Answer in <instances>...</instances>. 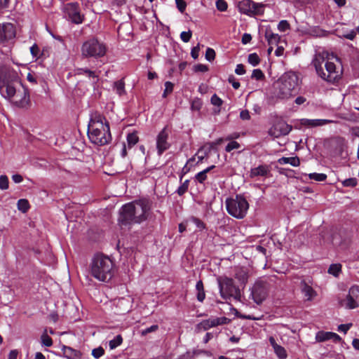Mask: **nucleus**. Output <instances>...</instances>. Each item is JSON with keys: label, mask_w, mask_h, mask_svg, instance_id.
Returning <instances> with one entry per match:
<instances>
[{"label": "nucleus", "mask_w": 359, "mask_h": 359, "mask_svg": "<svg viewBox=\"0 0 359 359\" xmlns=\"http://www.w3.org/2000/svg\"><path fill=\"white\" fill-rule=\"evenodd\" d=\"M0 94L16 107L27 109L31 105L29 90L22 83L18 72L11 67L0 69Z\"/></svg>", "instance_id": "obj_1"}, {"label": "nucleus", "mask_w": 359, "mask_h": 359, "mask_svg": "<svg viewBox=\"0 0 359 359\" xmlns=\"http://www.w3.org/2000/svg\"><path fill=\"white\" fill-rule=\"evenodd\" d=\"M151 201L148 198H140L122 206L119 223L121 225L140 224L147 219L151 214Z\"/></svg>", "instance_id": "obj_2"}, {"label": "nucleus", "mask_w": 359, "mask_h": 359, "mask_svg": "<svg viewBox=\"0 0 359 359\" xmlns=\"http://www.w3.org/2000/svg\"><path fill=\"white\" fill-rule=\"evenodd\" d=\"M88 136L90 141L97 146H104L111 142L112 137L109 123L100 113L91 114L88 126Z\"/></svg>", "instance_id": "obj_3"}, {"label": "nucleus", "mask_w": 359, "mask_h": 359, "mask_svg": "<svg viewBox=\"0 0 359 359\" xmlns=\"http://www.w3.org/2000/svg\"><path fill=\"white\" fill-rule=\"evenodd\" d=\"M114 262L102 253L95 254L90 263V273L95 279L107 282L114 276Z\"/></svg>", "instance_id": "obj_4"}, {"label": "nucleus", "mask_w": 359, "mask_h": 359, "mask_svg": "<svg viewBox=\"0 0 359 359\" xmlns=\"http://www.w3.org/2000/svg\"><path fill=\"white\" fill-rule=\"evenodd\" d=\"M107 51L106 44L95 37L84 41L81 47L83 58L100 59L106 55Z\"/></svg>", "instance_id": "obj_5"}, {"label": "nucleus", "mask_w": 359, "mask_h": 359, "mask_svg": "<svg viewBox=\"0 0 359 359\" xmlns=\"http://www.w3.org/2000/svg\"><path fill=\"white\" fill-rule=\"evenodd\" d=\"M225 203L228 213L237 219L245 217L249 208L248 202L241 195H236L235 198H226Z\"/></svg>", "instance_id": "obj_6"}, {"label": "nucleus", "mask_w": 359, "mask_h": 359, "mask_svg": "<svg viewBox=\"0 0 359 359\" xmlns=\"http://www.w3.org/2000/svg\"><path fill=\"white\" fill-rule=\"evenodd\" d=\"M298 83V76L294 73L284 74L280 79L278 96L282 99H287L292 96V91Z\"/></svg>", "instance_id": "obj_7"}, {"label": "nucleus", "mask_w": 359, "mask_h": 359, "mask_svg": "<svg viewBox=\"0 0 359 359\" xmlns=\"http://www.w3.org/2000/svg\"><path fill=\"white\" fill-rule=\"evenodd\" d=\"M219 292L223 299H228L233 297L236 299L241 296L239 288L234 284L233 280L224 277L218 279Z\"/></svg>", "instance_id": "obj_8"}, {"label": "nucleus", "mask_w": 359, "mask_h": 359, "mask_svg": "<svg viewBox=\"0 0 359 359\" xmlns=\"http://www.w3.org/2000/svg\"><path fill=\"white\" fill-rule=\"evenodd\" d=\"M15 27L11 22L0 24V45L6 46L15 38Z\"/></svg>", "instance_id": "obj_9"}, {"label": "nucleus", "mask_w": 359, "mask_h": 359, "mask_svg": "<svg viewBox=\"0 0 359 359\" xmlns=\"http://www.w3.org/2000/svg\"><path fill=\"white\" fill-rule=\"evenodd\" d=\"M171 133L168 126H165L157 135L156 139V149L158 156H161L171 146L169 142V136Z\"/></svg>", "instance_id": "obj_10"}, {"label": "nucleus", "mask_w": 359, "mask_h": 359, "mask_svg": "<svg viewBox=\"0 0 359 359\" xmlns=\"http://www.w3.org/2000/svg\"><path fill=\"white\" fill-rule=\"evenodd\" d=\"M238 7L241 13L248 15H259L264 12L262 5L257 4L250 0H243L240 1Z\"/></svg>", "instance_id": "obj_11"}, {"label": "nucleus", "mask_w": 359, "mask_h": 359, "mask_svg": "<svg viewBox=\"0 0 359 359\" xmlns=\"http://www.w3.org/2000/svg\"><path fill=\"white\" fill-rule=\"evenodd\" d=\"M65 11L69 20L74 24H81L84 15L81 14L79 4L76 2L68 3L65 6Z\"/></svg>", "instance_id": "obj_12"}, {"label": "nucleus", "mask_w": 359, "mask_h": 359, "mask_svg": "<svg viewBox=\"0 0 359 359\" xmlns=\"http://www.w3.org/2000/svg\"><path fill=\"white\" fill-rule=\"evenodd\" d=\"M250 295L256 304H262L268 295V289L266 284L262 281L256 282L251 289Z\"/></svg>", "instance_id": "obj_13"}, {"label": "nucleus", "mask_w": 359, "mask_h": 359, "mask_svg": "<svg viewBox=\"0 0 359 359\" xmlns=\"http://www.w3.org/2000/svg\"><path fill=\"white\" fill-rule=\"evenodd\" d=\"M358 303L359 286L353 285L349 289L348 294L343 301L342 304L347 309H353L358 307Z\"/></svg>", "instance_id": "obj_14"}, {"label": "nucleus", "mask_w": 359, "mask_h": 359, "mask_svg": "<svg viewBox=\"0 0 359 359\" xmlns=\"http://www.w3.org/2000/svg\"><path fill=\"white\" fill-rule=\"evenodd\" d=\"M291 130V126L283 121H278L269 130V135L274 138H278L289 134Z\"/></svg>", "instance_id": "obj_15"}, {"label": "nucleus", "mask_w": 359, "mask_h": 359, "mask_svg": "<svg viewBox=\"0 0 359 359\" xmlns=\"http://www.w3.org/2000/svg\"><path fill=\"white\" fill-rule=\"evenodd\" d=\"M325 67L327 74L325 72V78H322L323 80L328 82L334 81L339 76L337 72H336V65L332 62L327 61L325 64Z\"/></svg>", "instance_id": "obj_16"}, {"label": "nucleus", "mask_w": 359, "mask_h": 359, "mask_svg": "<svg viewBox=\"0 0 359 359\" xmlns=\"http://www.w3.org/2000/svg\"><path fill=\"white\" fill-rule=\"evenodd\" d=\"M271 172L270 167L267 165H260L256 168H251L250 177L255 178L257 177H267Z\"/></svg>", "instance_id": "obj_17"}, {"label": "nucleus", "mask_w": 359, "mask_h": 359, "mask_svg": "<svg viewBox=\"0 0 359 359\" xmlns=\"http://www.w3.org/2000/svg\"><path fill=\"white\" fill-rule=\"evenodd\" d=\"M331 121L327 119H308V118H302L300 120V123L302 126H305L309 128H313L316 126H324L328 123H330Z\"/></svg>", "instance_id": "obj_18"}, {"label": "nucleus", "mask_w": 359, "mask_h": 359, "mask_svg": "<svg viewBox=\"0 0 359 359\" xmlns=\"http://www.w3.org/2000/svg\"><path fill=\"white\" fill-rule=\"evenodd\" d=\"M222 142L223 139L219 138L215 142H208L198 149L197 154L205 151V156H208L212 150H217L216 146L220 144Z\"/></svg>", "instance_id": "obj_19"}, {"label": "nucleus", "mask_w": 359, "mask_h": 359, "mask_svg": "<svg viewBox=\"0 0 359 359\" xmlns=\"http://www.w3.org/2000/svg\"><path fill=\"white\" fill-rule=\"evenodd\" d=\"M301 290L307 301H311L316 296V291L304 281L301 283Z\"/></svg>", "instance_id": "obj_20"}, {"label": "nucleus", "mask_w": 359, "mask_h": 359, "mask_svg": "<svg viewBox=\"0 0 359 359\" xmlns=\"http://www.w3.org/2000/svg\"><path fill=\"white\" fill-rule=\"evenodd\" d=\"M75 74L76 75H86L89 79H93V83H96L99 79L98 76L95 74V72L91 71L90 69L88 68H79L75 70Z\"/></svg>", "instance_id": "obj_21"}, {"label": "nucleus", "mask_w": 359, "mask_h": 359, "mask_svg": "<svg viewBox=\"0 0 359 359\" xmlns=\"http://www.w3.org/2000/svg\"><path fill=\"white\" fill-rule=\"evenodd\" d=\"M323 62L324 58L321 56H316L312 62L318 75L321 78H325V72L323 71Z\"/></svg>", "instance_id": "obj_22"}, {"label": "nucleus", "mask_w": 359, "mask_h": 359, "mask_svg": "<svg viewBox=\"0 0 359 359\" xmlns=\"http://www.w3.org/2000/svg\"><path fill=\"white\" fill-rule=\"evenodd\" d=\"M62 352L64 355L68 359H78L81 356V353L79 351H76L69 346H64L62 348Z\"/></svg>", "instance_id": "obj_23"}, {"label": "nucleus", "mask_w": 359, "mask_h": 359, "mask_svg": "<svg viewBox=\"0 0 359 359\" xmlns=\"http://www.w3.org/2000/svg\"><path fill=\"white\" fill-rule=\"evenodd\" d=\"M278 163L280 165L290 164L294 167H297L300 164L299 158L297 156L295 157H282L278 159Z\"/></svg>", "instance_id": "obj_24"}, {"label": "nucleus", "mask_w": 359, "mask_h": 359, "mask_svg": "<svg viewBox=\"0 0 359 359\" xmlns=\"http://www.w3.org/2000/svg\"><path fill=\"white\" fill-rule=\"evenodd\" d=\"M265 38L270 46L278 45L280 39V37L278 34H274L270 30L266 31Z\"/></svg>", "instance_id": "obj_25"}, {"label": "nucleus", "mask_w": 359, "mask_h": 359, "mask_svg": "<svg viewBox=\"0 0 359 359\" xmlns=\"http://www.w3.org/2000/svg\"><path fill=\"white\" fill-rule=\"evenodd\" d=\"M196 298L198 302H203L205 298V293L204 290L203 283L201 280L197 281L196 285Z\"/></svg>", "instance_id": "obj_26"}, {"label": "nucleus", "mask_w": 359, "mask_h": 359, "mask_svg": "<svg viewBox=\"0 0 359 359\" xmlns=\"http://www.w3.org/2000/svg\"><path fill=\"white\" fill-rule=\"evenodd\" d=\"M215 168V165H211L205 168V170L199 172L195 175V179L199 183L202 184L207 179V173Z\"/></svg>", "instance_id": "obj_27"}, {"label": "nucleus", "mask_w": 359, "mask_h": 359, "mask_svg": "<svg viewBox=\"0 0 359 359\" xmlns=\"http://www.w3.org/2000/svg\"><path fill=\"white\" fill-rule=\"evenodd\" d=\"M330 32L319 27H313L310 29V34L315 37H325L328 36Z\"/></svg>", "instance_id": "obj_28"}, {"label": "nucleus", "mask_w": 359, "mask_h": 359, "mask_svg": "<svg viewBox=\"0 0 359 359\" xmlns=\"http://www.w3.org/2000/svg\"><path fill=\"white\" fill-rule=\"evenodd\" d=\"M114 89L118 95H124L126 93L124 81L122 79L115 81Z\"/></svg>", "instance_id": "obj_29"}, {"label": "nucleus", "mask_w": 359, "mask_h": 359, "mask_svg": "<svg viewBox=\"0 0 359 359\" xmlns=\"http://www.w3.org/2000/svg\"><path fill=\"white\" fill-rule=\"evenodd\" d=\"M123 342V337L121 334L116 335L113 339L109 341V346L111 350L115 349Z\"/></svg>", "instance_id": "obj_30"}, {"label": "nucleus", "mask_w": 359, "mask_h": 359, "mask_svg": "<svg viewBox=\"0 0 359 359\" xmlns=\"http://www.w3.org/2000/svg\"><path fill=\"white\" fill-rule=\"evenodd\" d=\"M341 271V265L340 264H332L328 269V273L334 277H338Z\"/></svg>", "instance_id": "obj_31"}, {"label": "nucleus", "mask_w": 359, "mask_h": 359, "mask_svg": "<svg viewBox=\"0 0 359 359\" xmlns=\"http://www.w3.org/2000/svg\"><path fill=\"white\" fill-rule=\"evenodd\" d=\"M200 325L204 330H208L212 327H216L214 318L203 320L200 323Z\"/></svg>", "instance_id": "obj_32"}, {"label": "nucleus", "mask_w": 359, "mask_h": 359, "mask_svg": "<svg viewBox=\"0 0 359 359\" xmlns=\"http://www.w3.org/2000/svg\"><path fill=\"white\" fill-rule=\"evenodd\" d=\"M273 349H274L275 353H276V355H278V357L279 358H280V359L286 358L287 353H286V351L285 350V348L283 347H282L281 346H280L277 344H274Z\"/></svg>", "instance_id": "obj_33"}, {"label": "nucleus", "mask_w": 359, "mask_h": 359, "mask_svg": "<svg viewBox=\"0 0 359 359\" xmlns=\"http://www.w3.org/2000/svg\"><path fill=\"white\" fill-rule=\"evenodd\" d=\"M331 332L320 331L316 334V339L318 341H325L331 339Z\"/></svg>", "instance_id": "obj_34"}, {"label": "nucleus", "mask_w": 359, "mask_h": 359, "mask_svg": "<svg viewBox=\"0 0 359 359\" xmlns=\"http://www.w3.org/2000/svg\"><path fill=\"white\" fill-rule=\"evenodd\" d=\"M139 138L137 137V135L135 133H129L127 136V142L130 148L136 144Z\"/></svg>", "instance_id": "obj_35"}, {"label": "nucleus", "mask_w": 359, "mask_h": 359, "mask_svg": "<svg viewBox=\"0 0 359 359\" xmlns=\"http://www.w3.org/2000/svg\"><path fill=\"white\" fill-rule=\"evenodd\" d=\"M18 208L22 212H26L29 208V204L26 199H20L18 201Z\"/></svg>", "instance_id": "obj_36"}, {"label": "nucleus", "mask_w": 359, "mask_h": 359, "mask_svg": "<svg viewBox=\"0 0 359 359\" xmlns=\"http://www.w3.org/2000/svg\"><path fill=\"white\" fill-rule=\"evenodd\" d=\"M309 177L310 180H313L318 182H323L327 179V175L323 173H310L309 174Z\"/></svg>", "instance_id": "obj_37"}, {"label": "nucleus", "mask_w": 359, "mask_h": 359, "mask_svg": "<svg viewBox=\"0 0 359 359\" xmlns=\"http://www.w3.org/2000/svg\"><path fill=\"white\" fill-rule=\"evenodd\" d=\"M189 186V180H186L177 189L176 192L179 196L184 195L188 190Z\"/></svg>", "instance_id": "obj_38"}, {"label": "nucleus", "mask_w": 359, "mask_h": 359, "mask_svg": "<svg viewBox=\"0 0 359 359\" xmlns=\"http://www.w3.org/2000/svg\"><path fill=\"white\" fill-rule=\"evenodd\" d=\"M248 61L253 67L257 66L260 62V59L257 53H250L248 55Z\"/></svg>", "instance_id": "obj_39"}, {"label": "nucleus", "mask_w": 359, "mask_h": 359, "mask_svg": "<svg viewBox=\"0 0 359 359\" xmlns=\"http://www.w3.org/2000/svg\"><path fill=\"white\" fill-rule=\"evenodd\" d=\"M202 101L200 98L196 97L192 100L191 103V109L192 111H200L202 107Z\"/></svg>", "instance_id": "obj_40"}, {"label": "nucleus", "mask_w": 359, "mask_h": 359, "mask_svg": "<svg viewBox=\"0 0 359 359\" xmlns=\"http://www.w3.org/2000/svg\"><path fill=\"white\" fill-rule=\"evenodd\" d=\"M30 53L33 57L36 59L39 58L42 53H41L40 48L37 44L34 43L32 46L30 47Z\"/></svg>", "instance_id": "obj_41"}, {"label": "nucleus", "mask_w": 359, "mask_h": 359, "mask_svg": "<svg viewBox=\"0 0 359 359\" xmlns=\"http://www.w3.org/2000/svg\"><path fill=\"white\" fill-rule=\"evenodd\" d=\"M41 339L42 344L46 347H50L53 345L52 339L46 333L41 335Z\"/></svg>", "instance_id": "obj_42"}, {"label": "nucleus", "mask_w": 359, "mask_h": 359, "mask_svg": "<svg viewBox=\"0 0 359 359\" xmlns=\"http://www.w3.org/2000/svg\"><path fill=\"white\" fill-rule=\"evenodd\" d=\"M190 221L193 222L200 230L205 229V223L202 222L200 219L195 217H191L190 218Z\"/></svg>", "instance_id": "obj_43"}, {"label": "nucleus", "mask_w": 359, "mask_h": 359, "mask_svg": "<svg viewBox=\"0 0 359 359\" xmlns=\"http://www.w3.org/2000/svg\"><path fill=\"white\" fill-rule=\"evenodd\" d=\"M8 178L6 175L0 176V189L6 190L8 188Z\"/></svg>", "instance_id": "obj_44"}, {"label": "nucleus", "mask_w": 359, "mask_h": 359, "mask_svg": "<svg viewBox=\"0 0 359 359\" xmlns=\"http://www.w3.org/2000/svg\"><path fill=\"white\" fill-rule=\"evenodd\" d=\"M173 87L174 85L172 83H171L170 81H166L165 83V90L163 93V97H166L168 94L171 93L173 90Z\"/></svg>", "instance_id": "obj_45"}, {"label": "nucleus", "mask_w": 359, "mask_h": 359, "mask_svg": "<svg viewBox=\"0 0 359 359\" xmlns=\"http://www.w3.org/2000/svg\"><path fill=\"white\" fill-rule=\"evenodd\" d=\"M241 147V145L238 142L236 141H231L229 142L225 148L226 152H231L233 149H238Z\"/></svg>", "instance_id": "obj_46"}, {"label": "nucleus", "mask_w": 359, "mask_h": 359, "mask_svg": "<svg viewBox=\"0 0 359 359\" xmlns=\"http://www.w3.org/2000/svg\"><path fill=\"white\" fill-rule=\"evenodd\" d=\"M104 354V350L102 347L100 346L98 348H94L92 351V355L96 358L98 359L101 356H102Z\"/></svg>", "instance_id": "obj_47"}, {"label": "nucleus", "mask_w": 359, "mask_h": 359, "mask_svg": "<svg viewBox=\"0 0 359 359\" xmlns=\"http://www.w3.org/2000/svg\"><path fill=\"white\" fill-rule=\"evenodd\" d=\"M342 184L346 187H354L357 185V180L355 178H348L344 180Z\"/></svg>", "instance_id": "obj_48"}, {"label": "nucleus", "mask_w": 359, "mask_h": 359, "mask_svg": "<svg viewBox=\"0 0 359 359\" xmlns=\"http://www.w3.org/2000/svg\"><path fill=\"white\" fill-rule=\"evenodd\" d=\"M252 79H255L256 80H262L264 78V74L262 71L259 69H256L252 71Z\"/></svg>", "instance_id": "obj_49"}, {"label": "nucleus", "mask_w": 359, "mask_h": 359, "mask_svg": "<svg viewBox=\"0 0 359 359\" xmlns=\"http://www.w3.org/2000/svg\"><path fill=\"white\" fill-rule=\"evenodd\" d=\"M210 102L212 104L217 107H221L223 104L222 100L220 97H219L216 94H214L211 97Z\"/></svg>", "instance_id": "obj_50"}, {"label": "nucleus", "mask_w": 359, "mask_h": 359, "mask_svg": "<svg viewBox=\"0 0 359 359\" xmlns=\"http://www.w3.org/2000/svg\"><path fill=\"white\" fill-rule=\"evenodd\" d=\"M278 29L280 32H285L286 30L290 29V24L287 20H281L279 22L278 25Z\"/></svg>", "instance_id": "obj_51"}, {"label": "nucleus", "mask_w": 359, "mask_h": 359, "mask_svg": "<svg viewBox=\"0 0 359 359\" xmlns=\"http://www.w3.org/2000/svg\"><path fill=\"white\" fill-rule=\"evenodd\" d=\"M216 7L219 11H225L227 9V3L224 0H217Z\"/></svg>", "instance_id": "obj_52"}, {"label": "nucleus", "mask_w": 359, "mask_h": 359, "mask_svg": "<svg viewBox=\"0 0 359 359\" xmlns=\"http://www.w3.org/2000/svg\"><path fill=\"white\" fill-rule=\"evenodd\" d=\"M192 36L191 31L189 30L188 32H182L180 34V39L182 41L187 43L190 41Z\"/></svg>", "instance_id": "obj_53"}, {"label": "nucleus", "mask_w": 359, "mask_h": 359, "mask_svg": "<svg viewBox=\"0 0 359 359\" xmlns=\"http://www.w3.org/2000/svg\"><path fill=\"white\" fill-rule=\"evenodd\" d=\"M215 57V52L211 48H208L205 52V59L208 61H212Z\"/></svg>", "instance_id": "obj_54"}, {"label": "nucleus", "mask_w": 359, "mask_h": 359, "mask_svg": "<svg viewBox=\"0 0 359 359\" xmlns=\"http://www.w3.org/2000/svg\"><path fill=\"white\" fill-rule=\"evenodd\" d=\"M216 326L228 324L230 320L226 317L214 318Z\"/></svg>", "instance_id": "obj_55"}, {"label": "nucleus", "mask_w": 359, "mask_h": 359, "mask_svg": "<svg viewBox=\"0 0 359 359\" xmlns=\"http://www.w3.org/2000/svg\"><path fill=\"white\" fill-rule=\"evenodd\" d=\"M175 2L178 10L183 13L187 6L186 2L184 0H175Z\"/></svg>", "instance_id": "obj_56"}, {"label": "nucleus", "mask_w": 359, "mask_h": 359, "mask_svg": "<svg viewBox=\"0 0 359 359\" xmlns=\"http://www.w3.org/2000/svg\"><path fill=\"white\" fill-rule=\"evenodd\" d=\"M208 70V66L203 64H198L194 66V71L196 72H205Z\"/></svg>", "instance_id": "obj_57"}, {"label": "nucleus", "mask_w": 359, "mask_h": 359, "mask_svg": "<svg viewBox=\"0 0 359 359\" xmlns=\"http://www.w3.org/2000/svg\"><path fill=\"white\" fill-rule=\"evenodd\" d=\"M228 81L230 83H231L234 89H238L240 88V83L236 80L233 76H230L228 79Z\"/></svg>", "instance_id": "obj_58"}, {"label": "nucleus", "mask_w": 359, "mask_h": 359, "mask_svg": "<svg viewBox=\"0 0 359 359\" xmlns=\"http://www.w3.org/2000/svg\"><path fill=\"white\" fill-rule=\"evenodd\" d=\"M158 329V326L157 325H153L150 326L149 327H147L142 331V335H146L148 333L155 332Z\"/></svg>", "instance_id": "obj_59"}, {"label": "nucleus", "mask_w": 359, "mask_h": 359, "mask_svg": "<svg viewBox=\"0 0 359 359\" xmlns=\"http://www.w3.org/2000/svg\"><path fill=\"white\" fill-rule=\"evenodd\" d=\"M235 73L238 75H243L245 73V66L243 64L236 65Z\"/></svg>", "instance_id": "obj_60"}, {"label": "nucleus", "mask_w": 359, "mask_h": 359, "mask_svg": "<svg viewBox=\"0 0 359 359\" xmlns=\"http://www.w3.org/2000/svg\"><path fill=\"white\" fill-rule=\"evenodd\" d=\"M351 326H352L351 323H350V324H341L338 327V331L344 332V333L346 334L347 332V331L351 328Z\"/></svg>", "instance_id": "obj_61"}, {"label": "nucleus", "mask_w": 359, "mask_h": 359, "mask_svg": "<svg viewBox=\"0 0 359 359\" xmlns=\"http://www.w3.org/2000/svg\"><path fill=\"white\" fill-rule=\"evenodd\" d=\"M200 48L198 46L194 47L191 50V55L194 59H197L199 55Z\"/></svg>", "instance_id": "obj_62"}, {"label": "nucleus", "mask_w": 359, "mask_h": 359, "mask_svg": "<svg viewBox=\"0 0 359 359\" xmlns=\"http://www.w3.org/2000/svg\"><path fill=\"white\" fill-rule=\"evenodd\" d=\"M190 169H191V167L189 166V165L187 164L183 167L182 170V172L180 173V181H182L183 177L187 174L188 173L189 171H190Z\"/></svg>", "instance_id": "obj_63"}, {"label": "nucleus", "mask_w": 359, "mask_h": 359, "mask_svg": "<svg viewBox=\"0 0 359 359\" xmlns=\"http://www.w3.org/2000/svg\"><path fill=\"white\" fill-rule=\"evenodd\" d=\"M240 117L242 120H249L250 118V112L248 110H242L240 113Z\"/></svg>", "instance_id": "obj_64"}]
</instances>
